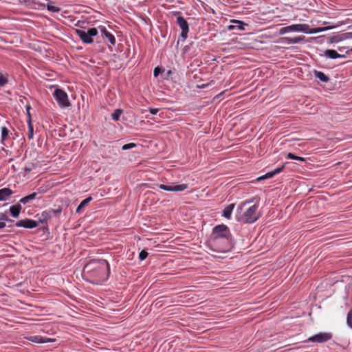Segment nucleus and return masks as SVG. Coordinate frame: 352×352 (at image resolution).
I'll return each instance as SVG.
<instances>
[{
  "instance_id": "nucleus-26",
  "label": "nucleus",
  "mask_w": 352,
  "mask_h": 352,
  "mask_svg": "<svg viewBox=\"0 0 352 352\" xmlns=\"http://www.w3.org/2000/svg\"><path fill=\"white\" fill-rule=\"evenodd\" d=\"M47 9L52 12H58L60 8L54 5L52 2H50L47 4Z\"/></svg>"
},
{
  "instance_id": "nucleus-2",
  "label": "nucleus",
  "mask_w": 352,
  "mask_h": 352,
  "mask_svg": "<svg viewBox=\"0 0 352 352\" xmlns=\"http://www.w3.org/2000/svg\"><path fill=\"white\" fill-rule=\"evenodd\" d=\"M254 201L246 200L238 205L236 210L235 219L237 221L250 224L256 222L261 216L258 210V205H250Z\"/></svg>"
},
{
  "instance_id": "nucleus-35",
  "label": "nucleus",
  "mask_w": 352,
  "mask_h": 352,
  "mask_svg": "<svg viewBox=\"0 0 352 352\" xmlns=\"http://www.w3.org/2000/svg\"><path fill=\"white\" fill-rule=\"evenodd\" d=\"M11 221L12 220L9 219L8 216L5 213H0V221Z\"/></svg>"
},
{
  "instance_id": "nucleus-19",
  "label": "nucleus",
  "mask_w": 352,
  "mask_h": 352,
  "mask_svg": "<svg viewBox=\"0 0 352 352\" xmlns=\"http://www.w3.org/2000/svg\"><path fill=\"white\" fill-rule=\"evenodd\" d=\"M234 207V204H230L227 206L223 210L222 216L226 219H230Z\"/></svg>"
},
{
  "instance_id": "nucleus-40",
  "label": "nucleus",
  "mask_w": 352,
  "mask_h": 352,
  "mask_svg": "<svg viewBox=\"0 0 352 352\" xmlns=\"http://www.w3.org/2000/svg\"><path fill=\"white\" fill-rule=\"evenodd\" d=\"M172 74V71L171 70H168L167 71L166 74V77L165 78H168Z\"/></svg>"
},
{
  "instance_id": "nucleus-34",
  "label": "nucleus",
  "mask_w": 352,
  "mask_h": 352,
  "mask_svg": "<svg viewBox=\"0 0 352 352\" xmlns=\"http://www.w3.org/2000/svg\"><path fill=\"white\" fill-rule=\"evenodd\" d=\"M50 210L52 212V216L57 215L62 212V208L60 207H58L57 209L50 208Z\"/></svg>"
},
{
  "instance_id": "nucleus-37",
  "label": "nucleus",
  "mask_w": 352,
  "mask_h": 352,
  "mask_svg": "<svg viewBox=\"0 0 352 352\" xmlns=\"http://www.w3.org/2000/svg\"><path fill=\"white\" fill-rule=\"evenodd\" d=\"M161 72H162L161 68H160L159 67H155L153 71L154 76L157 77L159 76V74L161 73Z\"/></svg>"
},
{
  "instance_id": "nucleus-18",
  "label": "nucleus",
  "mask_w": 352,
  "mask_h": 352,
  "mask_svg": "<svg viewBox=\"0 0 352 352\" xmlns=\"http://www.w3.org/2000/svg\"><path fill=\"white\" fill-rule=\"evenodd\" d=\"M324 56L331 58V59H336L338 58H344L345 56L342 54H338L336 50H327L324 52Z\"/></svg>"
},
{
  "instance_id": "nucleus-27",
  "label": "nucleus",
  "mask_w": 352,
  "mask_h": 352,
  "mask_svg": "<svg viewBox=\"0 0 352 352\" xmlns=\"http://www.w3.org/2000/svg\"><path fill=\"white\" fill-rule=\"evenodd\" d=\"M286 158L291 159V160H297V161H300V162H305V159L304 157L296 156V155H295L294 154H293L292 153H289L287 155Z\"/></svg>"
},
{
  "instance_id": "nucleus-9",
  "label": "nucleus",
  "mask_w": 352,
  "mask_h": 352,
  "mask_svg": "<svg viewBox=\"0 0 352 352\" xmlns=\"http://www.w3.org/2000/svg\"><path fill=\"white\" fill-rule=\"evenodd\" d=\"M333 338V335L329 332H320L316 335L309 337L305 342L324 343L329 341Z\"/></svg>"
},
{
  "instance_id": "nucleus-7",
  "label": "nucleus",
  "mask_w": 352,
  "mask_h": 352,
  "mask_svg": "<svg viewBox=\"0 0 352 352\" xmlns=\"http://www.w3.org/2000/svg\"><path fill=\"white\" fill-rule=\"evenodd\" d=\"M53 96L60 108L65 109L71 105L68 96L63 90L56 89L53 93Z\"/></svg>"
},
{
  "instance_id": "nucleus-21",
  "label": "nucleus",
  "mask_w": 352,
  "mask_h": 352,
  "mask_svg": "<svg viewBox=\"0 0 352 352\" xmlns=\"http://www.w3.org/2000/svg\"><path fill=\"white\" fill-rule=\"evenodd\" d=\"M314 76L323 82H327L329 80V77L327 76L324 72L320 71H314Z\"/></svg>"
},
{
  "instance_id": "nucleus-22",
  "label": "nucleus",
  "mask_w": 352,
  "mask_h": 352,
  "mask_svg": "<svg viewBox=\"0 0 352 352\" xmlns=\"http://www.w3.org/2000/svg\"><path fill=\"white\" fill-rule=\"evenodd\" d=\"M30 341L35 343H46L50 341V339L43 338L40 336H30L28 339Z\"/></svg>"
},
{
  "instance_id": "nucleus-36",
  "label": "nucleus",
  "mask_w": 352,
  "mask_h": 352,
  "mask_svg": "<svg viewBox=\"0 0 352 352\" xmlns=\"http://www.w3.org/2000/svg\"><path fill=\"white\" fill-rule=\"evenodd\" d=\"M30 109H31L30 104H27L25 106V110H26L27 115L28 116V121H31V116H30Z\"/></svg>"
},
{
  "instance_id": "nucleus-5",
  "label": "nucleus",
  "mask_w": 352,
  "mask_h": 352,
  "mask_svg": "<svg viewBox=\"0 0 352 352\" xmlns=\"http://www.w3.org/2000/svg\"><path fill=\"white\" fill-rule=\"evenodd\" d=\"M76 33L84 43L91 44L94 42L93 37L98 34V31L96 28H91L88 29H76Z\"/></svg>"
},
{
  "instance_id": "nucleus-3",
  "label": "nucleus",
  "mask_w": 352,
  "mask_h": 352,
  "mask_svg": "<svg viewBox=\"0 0 352 352\" xmlns=\"http://www.w3.org/2000/svg\"><path fill=\"white\" fill-rule=\"evenodd\" d=\"M328 28H311L308 24L299 23L283 27L279 30V34L283 35L291 32H300L305 34H316L328 30Z\"/></svg>"
},
{
  "instance_id": "nucleus-6",
  "label": "nucleus",
  "mask_w": 352,
  "mask_h": 352,
  "mask_svg": "<svg viewBox=\"0 0 352 352\" xmlns=\"http://www.w3.org/2000/svg\"><path fill=\"white\" fill-rule=\"evenodd\" d=\"M232 237L230 229L224 224L216 226L212 229V234L210 240L217 241L218 239Z\"/></svg>"
},
{
  "instance_id": "nucleus-13",
  "label": "nucleus",
  "mask_w": 352,
  "mask_h": 352,
  "mask_svg": "<svg viewBox=\"0 0 352 352\" xmlns=\"http://www.w3.org/2000/svg\"><path fill=\"white\" fill-rule=\"evenodd\" d=\"M98 30L101 32L102 35L108 39V41H109L111 45H116V39L114 35L112 34L111 32H109L104 26H102V25L98 26Z\"/></svg>"
},
{
  "instance_id": "nucleus-30",
  "label": "nucleus",
  "mask_w": 352,
  "mask_h": 352,
  "mask_svg": "<svg viewBox=\"0 0 352 352\" xmlns=\"http://www.w3.org/2000/svg\"><path fill=\"white\" fill-rule=\"evenodd\" d=\"M8 80L7 76L3 73L0 72V86L3 87L8 83Z\"/></svg>"
},
{
  "instance_id": "nucleus-42",
  "label": "nucleus",
  "mask_w": 352,
  "mask_h": 352,
  "mask_svg": "<svg viewBox=\"0 0 352 352\" xmlns=\"http://www.w3.org/2000/svg\"><path fill=\"white\" fill-rule=\"evenodd\" d=\"M351 51L352 52V48L351 49Z\"/></svg>"
},
{
  "instance_id": "nucleus-41",
  "label": "nucleus",
  "mask_w": 352,
  "mask_h": 352,
  "mask_svg": "<svg viewBox=\"0 0 352 352\" xmlns=\"http://www.w3.org/2000/svg\"><path fill=\"white\" fill-rule=\"evenodd\" d=\"M30 170H31V168H25V171H26V172H29V171H30Z\"/></svg>"
},
{
  "instance_id": "nucleus-10",
  "label": "nucleus",
  "mask_w": 352,
  "mask_h": 352,
  "mask_svg": "<svg viewBox=\"0 0 352 352\" xmlns=\"http://www.w3.org/2000/svg\"><path fill=\"white\" fill-rule=\"evenodd\" d=\"M159 188L162 190L170 192H181L188 188V185L185 184H177L176 183H170L169 185L160 184Z\"/></svg>"
},
{
  "instance_id": "nucleus-20",
  "label": "nucleus",
  "mask_w": 352,
  "mask_h": 352,
  "mask_svg": "<svg viewBox=\"0 0 352 352\" xmlns=\"http://www.w3.org/2000/svg\"><path fill=\"white\" fill-rule=\"evenodd\" d=\"M36 195H37V192H33L32 194H30V195L21 198L19 200V203L22 204L23 205H26V204H29L30 201L34 200L36 197Z\"/></svg>"
},
{
  "instance_id": "nucleus-25",
  "label": "nucleus",
  "mask_w": 352,
  "mask_h": 352,
  "mask_svg": "<svg viewBox=\"0 0 352 352\" xmlns=\"http://www.w3.org/2000/svg\"><path fill=\"white\" fill-rule=\"evenodd\" d=\"M122 113V110L120 109H116L111 114L112 119L115 121L119 120L121 114Z\"/></svg>"
},
{
  "instance_id": "nucleus-8",
  "label": "nucleus",
  "mask_w": 352,
  "mask_h": 352,
  "mask_svg": "<svg viewBox=\"0 0 352 352\" xmlns=\"http://www.w3.org/2000/svg\"><path fill=\"white\" fill-rule=\"evenodd\" d=\"M175 15H178L177 17V23L180 28L181 37L182 41H184L188 37V33L189 32V25L187 21L181 15L180 12H177Z\"/></svg>"
},
{
  "instance_id": "nucleus-38",
  "label": "nucleus",
  "mask_w": 352,
  "mask_h": 352,
  "mask_svg": "<svg viewBox=\"0 0 352 352\" xmlns=\"http://www.w3.org/2000/svg\"><path fill=\"white\" fill-rule=\"evenodd\" d=\"M158 108H149L148 111L152 115H156L159 112Z\"/></svg>"
},
{
  "instance_id": "nucleus-15",
  "label": "nucleus",
  "mask_w": 352,
  "mask_h": 352,
  "mask_svg": "<svg viewBox=\"0 0 352 352\" xmlns=\"http://www.w3.org/2000/svg\"><path fill=\"white\" fill-rule=\"evenodd\" d=\"M285 166V164H284L280 167L276 168L274 170L268 172L266 174L259 177L257 179L263 180V179L271 178V177H274V175L280 173L282 171V170L284 168Z\"/></svg>"
},
{
  "instance_id": "nucleus-31",
  "label": "nucleus",
  "mask_w": 352,
  "mask_h": 352,
  "mask_svg": "<svg viewBox=\"0 0 352 352\" xmlns=\"http://www.w3.org/2000/svg\"><path fill=\"white\" fill-rule=\"evenodd\" d=\"M346 324L351 329H352V309H350L347 314Z\"/></svg>"
},
{
  "instance_id": "nucleus-39",
  "label": "nucleus",
  "mask_w": 352,
  "mask_h": 352,
  "mask_svg": "<svg viewBox=\"0 0 352 352\" xmlns=\"http://www.w3.org/2000/svg\"><path fill=\"white\" fill-rule=\"evenodd\" d=\"M6 223L3 221H0V229H3L6 227Z\"/></svg>"
},
{
  "instance_id": "nucleus-4",
  "label": "nucleus",
  "mask_w": 352,
  "mask_h": 352,
  "mask_svg": "<svg viewBox=\"0 0 352 352\" xmlns=\"http://www.w3.org/2000/svg\"><path fill=\"white\" fill-rule=\"evenodd\" d=\"M210 245L212 250L217 252H226L230 251L232 247V237L220 239L217 241L210 240Z\"/></svg>"
},
{
  "instance_id": "nucleus-1",
  "label": "nucleus",
  "mask_w": 352,
  "mask_h": 352,
  "mask_svg": "<svg viewBox=\"0 0 352 352\" xmlns=\"http://www.w3.org/2000/svg\"><path fill=\"white\" fill-rule=\"evenodd\" d=\"M110 274L109 263L104 259L94 260L87 263L83 269L85 280L94 285H101L107 281Z\"/></svg>"
},
{
  "instance_id": "nucleus-14",
  "label": "nucleus",
  "mask_w": 352,
  "mask_h": 352,
  "mask_svg": "<svg viewBox=\"0 0 352 352\" xmlns=\"http://www.w3.org/2000/svg\"><path fill=\"white\" fill-rule=\"evenodd\" d=\"M232 22L233 24L228 26V30L230 31L234 30H245V27L248 25L247 23L239 20H233Z\"/></svg>"
},
{
  "instance_id": "nucleus-33",
  "label": "nucleus",
  "mask_w": 352,
  "mask_h": 352,
  "mask_svg": "<svg viewBox=\"0 0 352 352\" xmlns=\"http://www.w3.org/2000/svg\"><path fill=\"white\" fill-rule=\"evenodd\" d=\"M135 146V144L134 143L126 144L122 146V149L124 150V151H126V150H129V149L133 148Z\"/></svg>"
},
{
  "instance_id": "nucleus-12",
  "label": "nucleus",
  "mask_w": 352,
  "mask_h": 352,
  "mask_svg": "<svg viewBox=\"0 0 352 352\" xmlns=\"http://www.w3.org/2000/svg\"><path fill=\"white\" fill-rule=\"evenodd\" d=\"M305 37L304 36H296L294 38L285 36V37L280 38V42L282 44H286V45L296 44V43H300V42L303 41L305 40Z\"/></svg>"
},
{
  "instance_id": "nucleus-17",
  "label": "nucleus",
  "mask_w": 352,
  "mask_h": 352,
  "mask_svg": "<svg viewBox=\"0 0 352 352\" xmlns=\"http://www.w3.org/2000/svg\"><path fill=\"white\" fill-rule=\"evenodd\" d=\"M21 208H22V207L19 202L13 206H11L10 207L9 210H10V212L12 217L14 218H17L20 214Z\"/></svg>"
},
{
  "instance_id": "nucleus-32",
  "label": "nucleus",
  "mask_w": 352,
  "mask_h": 352,
  "mask_svg": "<svg viewBox=\"0 0 352 352\" xmlns=\"http://www.w3.org/2000/svg\"><path fill=\"white\" fill-rule=\"evenodd\" d=\"M148 252L145 250H142L139 254V258L141 261H144L148 256Z\"/></svg>"
},
{
  "instance_id": "nucleus-29",
  "label": "nucleus",
  "mask_w": 352,
  "mask_h": 352,
  "mask_svg": "<svg viewBox=\"0 0 352 352\" xmlns=\"http://www.w3.org/2000/svg\"><path fill=\"white\" fill-rule=\"evenodd\" d=\"M28 138L32 140L34 138V129L31 121H28Z\"/></svg>"
},
{
  "instance_id": "nucleus-28",
  "label": "nucleus",
  "mask_w": 352,
  "mask_h": 352,
  "mask_svg": "<svg viewBox=\"0 0 352 352\" xmlns=\"http://www.w3.org/2000/svg\"><path fill=\"white\" fill-rule=\"evenodd\" d=\"M9 135V130L6 127L3 126L1 128V142H4Z\"/></svg>"
},
{
  "instance_id": "nucleus-11",
  "label": "nucleus",
  "mask_w": 352,
  "mask_h": 352,
  "mask_svg": "<svg viewBox=\"0 0 352 352\" xmlns=\"http://www.w3.org/2000/svg\"><path fill=\"white\" fill-rule=\"evenodd\" d=\"M15 225L16 227L32 229L36 228L38 226V223L33 219H25L17 221Z\"/></svg>"
},
{
  "instance_id": "nucleus-24",
  "label": "nucleus",
  "mask_w": 352,
  "mask_h": 352,
  "mask_svg": "<svg viewBox=\"0 0 352 352\" xmlns=\"http://www.w3.org/2000/svg\"><path fill=\"white\" fill-rule=\"evenodd\" d=\"M92 200L91 197H89L84 200H82L79 206L76 208V212L80 213L81 212V210L85 208L91 201Z\"/></svg>"
},
{
  "instance_id": "nucleus-23",
  "label": "nucleus",
  "mask_w": 352,
  "mask_h": 352,
  "mask_svg": "<svg viewBox=\"0 0 352 352\" xmlns=\"http://www.w3.org/2000/svg\"><path fill=\"white\" fill-rule=\"evenodd\" d=\"M42 219H40L39 221L41 223H47V221L52 217V212L50 209L44 210L41 213Z\"/></svg>"
},
{
  "instance_id": "nucleus-16",
  "label": "nucleus",
  "mask_w": 352,
  "mask_h": 352,
  "mask_svg": "<svg viewBox=\"0 0 352 352\" xmlns=\"http://www.w3.org/2000/svg\"><path fill=\"white\" fill-rule=\"evenodd\" d=\"M13 194V191L9 188L0 189V201H5Z\"/></svg>"
}]
</instances>
